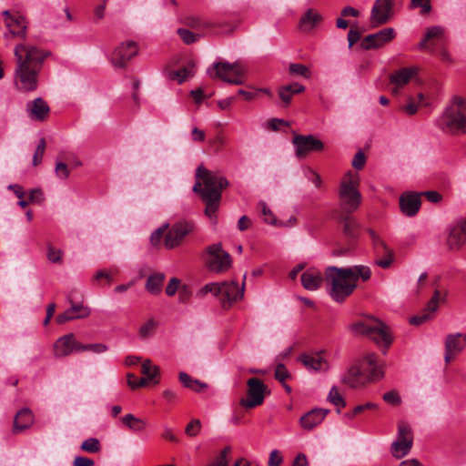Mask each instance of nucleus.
Masks as SVG:
<instances>
[{
	"label": "nucleus",
	"mask_w": 466,
	"mask_h": 466,
	"mask_svg": "<svg viewBox=\"0 0 466 466\" xmlns=\"http://www.w3.org/2000/svg\"><path fill=\"white\" fill-rule=\"evenodd\" d=\"M197 181L193 187V191L200 193L206 203V215L211 218L218 208L221 199V193L228 186V179L215 172H211L199 166L196 171Z\"/></svg>",
	"instance_id": "nucleus-3"
},
{
	"label": "nucleus",
	"mask_w": 466,
	"mask_h": 466,
	"mask_svg": "<svg viewBox=\"0 0 466 466\" xmlns=\"http://www.w3.org/2000/svg\"><path fill=\"white\" fill-rule=\"evenodd\" d=\"M180 287V280L177 278H172L166 288V294L172 297L177 291L178 292Z\"/></svg>",
	"instance_id": "nucleus-56"
},
{
	"label": "nucleus",
	"mask_w": 466,
	"mask_h": 466,
	"mask_svg": "<svg viewBox=\"0 0 466 466\" xmlns=\"http://www.w3.org/2000/svg\"><path fill=\"white\" fill-rule=\"evenodd\" d=\"M282 461L283 459L279 451L273 450L269 454L268 466H280Z\"/></svg>",
	"instance_id": "nucleus-63"
},
{
	"label": "nucleus",
	"mask_w": 466,
	"mask_h": 466,
	"mask_svg": "<svg viewBox=\"0 0 466 466\" xmlns=\"http://www.w3.org/2000/svg\"><path fill=\"white\" fill-rule=\"evenodd\" d=\"M338 221L341 226V230L346 242L349 245V248H339L334 251L335 256L344 255L351 248L359 238L360 234V224L358 221L349 214H339Z\"/></svg>",
	"instance_id": "nucleus-12"
},
{
	"label": "nucleus",
	"mask_w": 466,
	"mask_h": 466,
	"mask_svg": "<svg viewBox=\"0 0 466 466\" xmlns=\"http://www.w3.org/2000/svg\"><path fill=\"white\" fill-rule=\"evenodd\" d=\"M80 342L76 340L73 333L66 334L57 339L54 344V355L56 358H64L72 353L79 352Z\"/></svg>",
	"instance_id": "nucleus-22"
},
{
	"label": "nucleus",
	"mask_w": 466,
	"mask_h": 466,
	"mask_svg": "<svg viewBox=\"0 0 466 466\" xmlns=\"http://www.w3.org/2000/svg\"><path fill=\"white\" fill-rule=\"evenodd\" d=\"M26 112L30 119L43 122L49 115L50 107L41 97H36L26 104Z\"/></svg>",
	"instance_id": "nucleus-24"
},
{
	"label": "nucleus",
	"mask_w": 466,
	"mask_h": 466,
	"mask_svg": "<svg viewBox=\"0 0 466 466\" xmlns=\"http://www.w3.org/2000/svg\"><path fill=\"white\" fill-rule=\"evenodd\" d=\"M178 379L184 387L195 392H201L204 389L208 387V385L205 382H202L197 379H193L186 372H179Z\"/></svg>",
	"instance_id": "nucleus-39"
},
{
	"label": "nucleus",
	"mask_w": 466,
	"mask_h": 466,
	"mask_svg": "<svg viewBox=\"0 0 466 466\" xmlns=\"http://www.w3.org/2000/svg\"><path fill=\"white\" fill-rule=\"evenodd\" d=\"M185 23L189 27L201 31H209L213 26H215L212 22L203 20L198 16H188L186 18Z\"/></svg>",
	"instance_id": "nucleus-41"
},
{
	"label": "nucleus",
	"mask_w": 466,
	"mask_h": 466,
	"mask_svg": "<svg viewBox=\"0 0 466 466\" xmlns=\"http://www.w3.org/2000/svg\"><path fill=\"white\" fill-rule=\"evenodd\" d=\"M94 464L92 459L82 456L76 457L73 462V466H94Z\"/></svg>",
	"instance_id": "nucleus-64"
},
{
	"label": "nucleus",
	"mask_w": 466,
	"mask_h": 466,
	"mask_svg": "<svg viewBox=\"0 0 466 466\" xmlns=\"http://www.w3.org/2000/svg\"><path fill=\"white\" fill-rule=\"evenodd\" d=\"M289 73L291 76H300L305 78H309L311 76L310 70L308 66L299 63H291L289 66Z\"/></svg>",
	"instance_id": "nucleus-44"
},
{
	"label": "nucleus",
	"mask_w": 466,
	"mask_h": 466,
	"mask_svg": "<svg viewBox=\"0 0 466 466\" xmlns=\"http://www.w3.org/2000/svg\"><path fill=\"white\" fill-rule=\"evenodd\" d=\"M292 144L298 158H304L311 152H321L325 147L324 143L313 135H295Z\"/></svg>",
	"instance_id": "nucleus-13"
},
{
	"label": "nucleus",
	"mask_w": 466,
	"mask_h": 466,
	"mask_svg": "<svg viewBox=\"0 0 466 466\" xmlns=\"http://www.w3.org/2000/svg\"><path fill=\"white\" fill-rule=\"evenodd\" d=\"M444 33V28L440 25L429 27L426 30L424 37L419 43V49L434 52L433 45L435 43L442 42Z\"/></svg>",
	"instance_id": "nucleus-25"
},
{
	"label": "nucleus",
	"mask_w": 466,
	"mask_h": 466,
	"mask_svg": "<svg viewBox=\"0 0 466 466\" xmlns=\"http://www.w3.org/2000/svg\"><path fill=\"white\" fill-rule=\"evenodd\" d=\"M177 35L180 36L182 41L187 45H190L197 42L200 37L204 35V34L192 33L190 30L186 28L177 29Z\"/></svg>",
	"instance_id": "nucleus-45"
},
{
	"label": "nucleus",
	"mask_w": 466,
	"mask_h": 466,
	"mask_svg": "<svg viewBox=\"0 0 466 466\" xmlns=\"http://www.w3.org/2000/svg\"><path fill=\"white\" fill-rule=\"evenodd\" d=\"M68 301L71 304V309L77 319H86L91 314V310L88 307H85L81 303H75L71 295L68 296Z\"/></svg>",
	"instance_id": "nucleus-43"
},
{
	"label": "nucleus",
	"mask_w": 466,
	"mask_h": 466,
	"mask_svg": "<svg viewBox=\"0 0 466 466\" xmlns=\"http://www.w3.org/2000/svg\"><path fill=\"white\" fill-rule=\"evenodd\" d=\"M108 350L107 346L104 343H91V344H83L80 342L79 352L81 351H90L95 354H102Z\"/></svg>",
	"instance_id": "nucleus-47"
},
{
	"label": "nucleus",
	"mask_w": 466,
	"mask_h": 466,
	"mask_svg": "<svg viewBox=\"0 0 466 466\" xmlns=\"http://www.w3.org/2000/svg\"><path fill=\"white\" fill-rule=\"evenodd\" d=\"M305 176L309 180H310L315 185L316 187H321L322 181L320 176L316 171H314L311 168H308L305 171Z\"/></svg>",
	"instance_id": "nucleus-59"
},
{
	"label": "nucleus",
	"mask_w": 466,
	"mask_h": 466,
	"mask_svg": "<svg viewBox=\"0 0 466 466\" xmlns=\"http://www.w3.org/2000/svg\"><path fill=\"white\" fill-rule=\"evenodd\" d=\"M446 244L451 250H459L466 244V218L459 219L450 227Z\"/></svg>",
	"instance_id": "nucleus-18"
},
{
	"label": "nucleus",
	"mask_w": 466,
	"mask_h": 466,
	"mask_svg": "<svg viewBox=\"0 0 466 466\" xmlns=\"http://www.w3.org/2000/svg\"><path fill=\"white\" fill-rule=\"evenodd\" d=\"M428 102L425 101L424 95L419 93L417 98L410 96L407 103L401 106V110L409 116H412L417 113L419 106H427Z\"/></svg>",
	"instance_id": "nucleus-38"
},
{
	"label": "nucleus",
	"mask_w": 466,
	"mask_h": 466,
	"mask_svg": "<svg viewBox=\"0 0 466 466\" xmlns=\"http://www.w3.org/2000/svg\"><path fill=\"white\" fill-rule=\"evenodd\" d=\"M360 181V176L356 172L350 170L344 175L339 189L340 214L350 215L360 208L362 201L358 189Z\"/></svg>",
	"instance_id": "nucleus-7"
},
{
	"label": "nucleus",
	"mask_w": 466,
	"mask_h": 466,
	"mask_svg": "<svg viewBox=\"0 0 466 466\" xmlns=\"http://www.w3.org/2000/svg\"><path fill=\"white\" fill-rule=\"evenodd\" d=\"M55 172L57 177L63 179H66L69 177V170L67 166L63 162L56 163Z\"/></svg>",
	"instance_id": "nucleus-62"
},
{
	"label": "nucleus",
	"mask_w": 466,
	"mask_h": 466,
	"mask_svg": "<svg viewBox=\"0 0 466 466\" xmlns=\"http://www.w3.org/2000/svg\"><path fill=\"white\" fill-rule=\"evenodd\" d=\"M122 422L131 431L140 432L147 427V422L133 414H127L122 417Z\"/></svg>",
	"instance_id": "nucleus-40"
},
{
	"label": "nucleus",
	"mask_w": 466,
	"mask_h": 466,
	"mask_svg": "<svg viewBox=\"0 0 466 466\" xmlns=\"http://www.w3.org/2000/svg\"><path fill=\"white\" fill-rule=\"evenodd\" d=\"M413 443L411 428L405 422H400L398 425V435L395 441L391 444L392 455L400 459L407 455Z\"/></svg>",
	"instance_id": "nucleus-14"
},
{
	"label": "nucleus",
	"mask_w": 466,
	"mask_h": 466,
	"mask_svg": "<svg viewBox=\"0 0 466 466\" xmlns=\"http://www.w3.org/2000/svg\"><path fill=\"white\" fill-rule=\"evenodd\" d=\"M245 73L244 67L238 62L233 64L217 62L208 70V74L212 78H218L232 85H242L244 83Z\"/></svg>",
	"instance_id": "nucleus-10"
},
{
	"label": "nucleus",
	"mask_w": 466,
	"mask_h": 466,
	"mask_svg": "<svg viewBox=\"0 0 466 466\" xmlns=\"http://www.w3.org/2000/svg\"><path fill=\"white\" fill-rule=\"evenodd\" d=\"M370 275V269L366 266L360 265L347 268L331 266L325 270V281L330 287L331 298L337 302H342L354 291L359 278L366 281Z\"/></svg>",
	"instance_id": "nucleus-2"
},
{
	"label": "nucleus",
	"mask_w": 466,
	"mask_h": 466,
	"mask_svg": "<svg viewBox=\"0 0 466 466\" xmlns=\"http://www.w3.org/2000/svg\"><path fill=\"white\" fill-rule=\"evenodd\" d=\"M329 412L326 409H313L300 418V425L305 430H312L319 425Z\"/></svg>",
	"instance_id": "nucleus-30"
},
{
	"label": "nucleus",
	"mask_w": 466,
	"mask_h": 466,
	"mask_svg": "<svg viewBox=\"0 0 466 466\" xmlns=\"http://www.w3.org/2000/svg\"><path fill=\"white\" fill-rule=\"evenodd\" d=\"M201 430V422L198 419L192 420L186 427L185 433L188 437H195L197 436Z\"/></svg>",
	"instance_id": "nucleus-52"
},
{
	"label": "nucleus",
	"mask_w": 466,
	"mask_h": 466,
	"mask_svg": "<svg viewBox=\"0 0 466 466\" xmlns=\"http://www.w3.org/2000/svg\"><path fill=\"white\" fill-rule=\"evenodd\" d=\"M81 450L91 453L99 452L101 450L100 441L96 438H89L82 442Z\"/></svg>",
	"instance_id": "nucleus-46"
},
{
	"label": "nucleus",
	"mask_w": 466,
	"mask_h": 466,
	"mask_svg": "<svg viewBox=\"0 0 466 466\" xmlns=\"http://www.w3.org/2000/svg\"><path fill=\"white\" fill-rule=\"evenodd\" d=\"M62 255H63V252L61 249L56 248L52 245H48L46 257L50 262L61 264L62 263Z\"/></svg>",
	"instance_id": "nucleus-50"
},
{
	"label": "nucleus",
	"mask_w": 466,
	"mask_h": 466,
	"mask_svg": "<svg viewBox=\"0 0 466 466\" xmlns=\"http://www.w3.org/2000/svg\"><path fill=\"white\" fill-rule=\"evenodd\" d=\"M154 329L155 322L153 319H149L139 329V335L143 338L149 337L153 333Z\"/></svg>",
	"instance_id": "nucleus-58"
},
{
	"label": "nucleus",
	"mask_w": 466,
	"mask_h": 466,
	"mask_svg": "<svg viewBox=\"0 0 466 466\" xmlns=\"http://www.w3.org/2000/svg\"><path fill=\"white\" fill-rule=\"evenodd\" d=\"M304 90L305 87L302 85L294 83L279 87V96L285 105H289L293 95L302 93Z\"/></svg>",
	"instance_id": "nucleus-37"
},
{
	"label": "nucleus",
	"mask_w": 466,
	"mask_h": 466,
	"mask_svg": "<svg viewBox=\"0 0 466 466\" xmlns=\"http://www.w3.org/2000/svg\"><path fill=\"white\" fill-rule=\"evenodd\" d=\"M195 62L189 60L182 68L170 72L169 78L172 80H177L178 84H181L188 77L193 76L195 75Z\"/></svg>",
	"instance_id": "nucleus-35"
},
{
	"label": "nucleus",
	"mask_w": 466,
	"mask_h": 466,
	"mask_svg": "<svg viewBox=\"0 0 466 466\" xmlns=\"http://www.w3.org/2000/svg\"><path fill=\"white\" fill-rule=\"evenodd\" d=\"M248 398L239 400L240 406L246 409H253L264 402L267 386L258 378H250L247 380Z\"/></svg>",
	"instance_id": "nucleus-11"
},
{
	"label": "nucleus",
	"mask_w": 466,
	"mask_h": 466,
	"mask_svg": "<svg viewBox=\"0 0 466 466\" xmlns=\"http://www.w3.org/2000/svg\"><path fill=\"white\" fill-rule=\"evenodd\" d=\"M366 162L365 155L362 151H358L352 160V167L356 169H362Z\"/></svg>",
	"instance_id": "nucleus-60"
},
{
	"label": "nucleus",
	"mask_w": 466,
	"mask_h": 466,
	"mask_svg": "<svg viewBox=\"0 0 466 466\" xmlns=\"http://www.w3.org/2000/svg\"><path fill=\"white\" fill-rule=\"evenodd\" d=\"M192 292L188 286L182 285L178 289V300L181 303H188L191 298Z\"/></svg>",
	"instance_id": "nucleus-57"
},
{
	"label": "nucleus",
	"mask_w": 466,
	"mask_h": 466,
	"mask_svg": "<svg viewBox=\"0 0 466 466\" xmlns=\"http://www.w3.org/2000/svg\"><path fill=\"white\" fill-rule=\"evenodd\" d=\"M299 360L309 370L326 371L329 369V363L322 352L304 353L300 355Z\"/></svg>",
	"instance_id": "nucleus-27"
},
{
	"label": "nucleus",
	"mask_w": 466,
	"mask_h": 466,
	"mask_svg": "<svg viewBox=\"0 0 466 466\" xmlns=\"http://www.w3.org/2000/svg\"><path fill=\"white\" fill-rule=\"evenodd\" d=\"M418 73V69L414 66L402 67L390 76V84L395 87L392 89L393 94H397L399 89L406 86L412 77Z\"/></svg>",
	"instance_id": "nucleus-28"
},
{
	"label": "nucleus",
	"mask_w": 466,
	"mask_h": 466,
	"mask_svg": "<svg viewBox=\"0 0 466 466\" xmlns=\"http://www.w3.org/2000/svg\"><path fill=\"white\" fill-rule=\"evenodd\" d=\"M411 5L414 7H420L422 15L428 14L431 10L430 0H411Z\"/></svg>",
	"instance_id": "nucleus-61"
},
{
	"label": "nucleus",
	"mask_w": 466,
	"mask_h": 466,
	"mask_svg": "<svg viewBox=\"0 0 466 466\" xmlns=\"http://www.w3.org/2000/svg\"><path fill=\"white\" fill-rule=\"evenodd\" d=\"M73 319H78L76 317V314L73 312L71 308H69L63 313L58 314L56 319V320L58 324H64V323L73 320Z\"/></svg>",
	"instance_id": "nucleus-55"
},
{
	"label": "nucleus",
	"mask_w": 466,
	"mask_h": 466,
	"mask_svg": "<svg viewBox=\"0 0 466 466\" xmlns=\"http://www.w3.org/2000/svg\"><path fill=\"white\" fill-rule=\"evenodd\" d=\"M141 371L148 380H153L159 373V369L157 366H153L149 360H147L142 364Z\"/></svg>",
	"instance_id": "nucleus-48"
},
{
	"label": "nucleus",
	"mask_w": 466,
	"mask_h": 466,
	"mask_svg": "<svg viewBox=\"0 0 466 466\" xmlns=\"http://www.w3.org/2000/svg\"><path fill=\"white\" fill-rule=\"evenodd\" d=\"M445 298V294L441 295L440 290L436 289L422 312L411 317L410 319V323L412 325H420L428 319H431L433 314L436 312L440 302H444Z\"/></svg>",
	"instance_id": "nucleus-23"
},
{
	"label": "nucleus",
	"mask_w": 466,
	"mask_h": 466,
	"mask_svg": "<svg viewBox=\"0 0 466 466\" xmlns=\"http://www.w3.org/2000/svg\"><path fill=\"white\" fill-rule=\"evenodd\" d=\"M137 54L138 46L136 42H123L112 53L111 62L115 67L124 68L127 62Z\"/></svg>",
	"instance_id": "nucleus-16"
},
{
	"label": "nucleus",
	"mask_w": 466,
	"mask_h": 466,
	"mask_svg": "<svg viewBox=\"0 0 466 466\" xmlns=\"http://www.w3.org/2000/svg\"><path fill=\"white\" fill-rule=\"evenodd\" d=\"M14 54L15 88L21 92L35 91L38 86V76L44 61L51 56V53L36 46L21 43L15 46Z\"/></svg>",
	"instance_id": "nucleus-1"
},
{
	"label": "nucleus",
	"mask_w": 466,
	"mask_h": 466,
	"mask_svg": "<svg viewBox=\"0 0 466 466\" xmlns=\"http://www.w3.org/2000/svg\"><path fill=\"white\" fill-rule=\"evenodd\" d=\"M445 350L460 354L466 348V334L465 333H451L448 334L444 341Z\"/></svg>",
	"instance_id": "nucleus-31"
},
{
	"label": "nucleus",
	"mask_w": 466,
	"mask_h": 466,
	"mask_svg": "<svg viewBox=\"0 0 466 466\" xmlns=\"http://www.w3.org/2000/svg\"><path fill=\"white\" fill-rule=\"evenodd\" d=\"M231 452L229 446L225 447L208 466H228V456Z\"/></svg>",
	"instance_id": "nucleus-49"
},
{
	"label": "nucleus",
	"mask_w": 466,
	"mask_h": 466,
	"mask_svg": "<svg viewBox=\"0 0 466 466\" xmlns=\"http://www.w3.org/2000/svg\"><path fill=\"white\" fill-rule=\"evenodd\" d=\"M206 268L212 272L223 273L227 271L232 263L229 253L225 251L220 243L208 246L200 255Z\"/></svg>",
	"instance_id": "nucleus-9"
},
{
	"label": "nucleus",
	"mask_w": 466,
	"mask_h": 466,
	"mask_svg": "<svg viewBox=\"0 0 466 466\" xmlns=\"http://www.w3.org/2000/svg\"><path fill=\"white\" fill-rule=\"evenodd\" d=\"M420 195L415 192H407L400 198L401 212L409 217L416 215L420 208Z\"/></svg>",
	"instance_id": "nucleus-26"
},
{
	"label": "nucleus",
	"mask_w": 466,
	"mask_h": 466,
	"mask_svg": "<svg viewBox=\"0 0 466 466\" xmlns=\"http://www.w3.org/2000/svg\"><path fill=\"white\" fill-rule=\"evenodd\" d=\"M165 278V274L161 272L150 275L146 282V289L152 295L160 294Z\"/></svg>",
	"instance_id": "nucleus-36"
},
{
	"label": "nucleus",
	"mask_w": 466,
	"mask_h": 466,
	"mask_svg": "<svg viewBox=\"0 0 466 466\" xmlns=\"http://www.w3.org/2000/svg\"><path fill=\"white\" fill-rule=\"evenodd\" d=\"M382 376V367L379 364L378 356L367 352L358 363L349 368L341 380L350 388H357L366 381L377 380Z\"/></svg>",
	"instance_id": "nucleus-4"
},
{
	"label": "nucleus",
	"mask_w": 466,
	"mask_h": 466,
	"mask_svg": "<svg viewBox=\"0 0 466 466\" xmlns=\"http://www.w3.org/2000/svg\"><path fill=\"white\" fill-rule=\"evenodd\" d=\"M328 400L337 407V412H340V409L346 406V401L336 387H332L329 392Z\"/></svg>",
	"instance_id": "nucleus-42"
},
{
	"label": "nucleus",
	"mask_w": 466,
	"mask_h": 466,
	"mask_svg": "<svg viewBox=\"0 0 466 466\" xmlns=\"http://www.w3.org/2000/svg\"><path fill=\"white\" fill-rule=\"evenodd\" d=\"M325 280V276L313 268L308 269L301 275V284L308 290H317Z\"/></svg>",
	"instance_id": "nucleus-32"
},
{
	"label": "nucleus",
	"mask_w": 466,
	"mask_h": 466,
	"mask_svg": "<svg viewBox=\"0 0 466 466\" xmlns=\"http://www.w3.org/2000/svg\"><path fill=\"white\" fill-rule=\"evenodd\" d=\"M393 15V0H376L370 13L372 27L386 24Z\"/></svg>",
	"instance_id": "nucleus-17"
},
{
	"label": "nucleus",
	"mask_w": 466,
	"mask_h": 466,
	"mask_svg": "<svg viewBox=\"0 0 466 466\" xmlns=\"http://www.w3.org/2000/svg\"><path fill=\"white\" fill-rule=\"evenodd\" d=\"M275 379L280 383H284L286 380L290 377L289 370L286 369L285 365L279 363L277 365L275 369Z\"/></svg>",
	"instance_id": "nucleus-53"
},
{
	"label": "nucleus",
	"mask_w": 466,
	"mask_h": 466,
	"mask_svg": "<svg viewBox=\"0 0 466 466\" xmlns=\"http://www.w3.org/2000/svg\"><path fill=\"white\" fill-rule=\"evenodd\" d=\"M5 24L14 36L25 39L28 23L25 16L17 15L15 18L5 20Z\"/></svg>",
	"instance_id": "nucleus-33"
},
{
	"label": "nucleus",
	"mask_w": 466,
	"mask_h": 466,
	"mask_svg": "<svg viewBox=\"0 0 466 466\" xmlns=\"http://www.w3.org/2000/svg\"><path fill=\"white\" fill-rule=\"evenodd\" d=\"M46 150V140L42 137L35 148L34 157H33V164L34 166H37L42 162L43 156Z\"/></svg>",
	"instance_id": "nucleus-51"
},
{
	"label": "nucleus",
	"mask_w": 466,
	"mask_h": 466,
	"mask_svg": "<svg viewBox=\"0 0 466 466\" xmlns=\"http://www.w3.org/2000/svg\"><path fill=\"white\" fill-rule=\"evenodd\" d=\"M376 256H380V252L386 254V258H376L375 264L382 268H388L393 261V250L390 249L383 239L371 228H368Z\"/></svg>",
	"instance_id": "nucleus-20"
},
{
	"label": "nucleus",
	"mask_w": 466,
	"mask_h": 466,
	"mask_svg": "<svg viewBox=\"0 0 466 466\" xmlns=\"http://www.w3.org/2000/svg\"><path fill=\"white\" fill-rule=\"evenodd\" d=\"M376 256H380V252L386 254V258H376L375 264L382 268H388L393 261V250L390 249L383 239L371 228H368Z\"/></svg>",
	"instance_id": "nucleus-19"
},
{
	"label": "nucleus",
	"mask_w": 466,
	"mask_h": 466,
	"mask_svg": "<svg viewBox=\"0 0 466 466\" xmlns=\"http://www.w3.org/2000/svg\"><path fill=\"white\" fill-rule=\"evenodd\" d=\"M246 278L247 274L245 273L241 287L234 280L208 283L197 292V297L203 298L208 293H211L218 298L223 309H229L233 303L243 298Z\"/></svg>",
	"instance_id": "nucleus-5"
},
{
	"label": "nucleus",
	"mask_w": 466,
	"mask_h": 466,
	"mask_svg": "<svg viewBox=\"0 0 466 466\" xmlns=\"http://www.w3.org/2000/svg\"><path fill=\"white\" fill-rule=\"evenodd\" d=\"M194 230V224L188 221H181L174 224L167 232L164 245L172 249L181 245L184 238Z\"/></svg>",
	"instance_id": "nucleus-15"
},
{
	"label": "nucleus",
	"mask_w": 466,
	"mask_h": 466,
	"mask_svg": "<svg viewBox=\"0 0 466 466\" xmlns=\"http://www.w3.org/2000/svg\"><path fill=\"white\" fill-rule=\"evenodd\" d=\"M395 36L396 34L393 28H384L365 36L361 41V47L365 50L377 49L391 41Z\"/></svg>",
	"instance_id": "nucleus-21"
},
{
	"label": "nucleus",
	"mask_w": 466,
	"mask_h": 466,
	"mask_svg": "<svg viewBox=\"0 0 466 466\" xmlns=\"http://www.w3.org/2000/svg\"><path fill=\"white\" fill-rule=\"evenodd\" d=\"M383 400L393 406L400 404L401 400L399 393L396 390H390L383 394Z\"/></svg>",
	"instance_id": "nucleus-54"
},
{
	"label": "nucleus",
	"mask_w": 466,
	"mask_h": 466,
	"mask_svg": "<svg viewBox=\"0 0 466 466\" xmlns=\"http://www.w3.org/2000/svg\"><path fill=\"white\" fill-rule=\"evenodd\" d=\"M323 20L322 15L314 8H309L299 21V29L303 33H309L318 27Z\"/></svg>",
	"instance_id": "nucleus-29"
},
{
	"label": "nucleus",
	"mask_w": 466,
	"mask_h": 466,
	"mask_svg": "<svg viewBox=\"0 0 466 466\" xmlns=\"http://www.w3.org/2000/svg\"><path fill=\"white\" fill-rule=\"evenodd\" d=\"M350 329L356 335L372 339L380 347L388 348L392 342L389 327L374 317L355 321L350 326Z\"/></svg>",
	"instance_id": "nucleus-6"
},
{
	"label": "nucleus",
	"mask_w": 466,
	"mask_h": 466,
	"mask_svg": "<svg viewBox=\"0 0 466 466\" xmlns=\"http://www.w3.org/2000/svg\"><path fill=\"white\" fill-rule=\"evenodd\" d=\"M35 416L31 410L27 408L21 409L15 415L14 420V432L23 431L34 423Z\"/></svg>",
	"instance_id": "nucleus-34"
},
{
	"label": "nucleus",
	"mask_w": 466,
	"mask_h": 466,
	"mask_svg": "<svg viewBox=\"0 0 466 466\" xmlns=\"http://www.w3.org/2000/svg\"><path fill=\"white\" fill-rule=\"evenodd\" d=\"M440 125L450 132L466 133V98L453 96L441 117Z\"/></svg>",
	"instance_id": "nucleus-8"
}]
</instances>
